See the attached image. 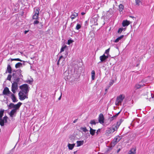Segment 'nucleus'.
Returning <instances> with one entry per match:
<instances>
[{
	"label": "nucleus",
	"instance_id": "obj_45",
	"mask_svg": "<svg viewBox=\"0 0 154 154\" xmlns=\"http://www.w3.org/2000/svg\"><path fill=\"white\" fill-rule=\"evenodd\" d=\"M85 14V12H82L81 13V14L82 15H84V14Z\"/></svg>",
	"mask_w": 154,
	"mask_h": 154
},
{
	"label": "nucleus",
	"instance_id": "obj_7",
	"mask_svg": "<svg viewBox=\"0 0 154 154\" xmlns=\"http://www.w3.org/2000/svg\"><path fill=\"white\" fill-rule=\"evenodd\" d=\"M39 9L38 8H34V15L32 16L33 19L37 20L38 19L39 14Z\"/></svg>",
	"mask_w": 154,
	"mask_h": 154
},
{
	"label": "nucleus",
	"instance_id": "obj_54",
	"mask_svg": "<svg viewBox=\"0 0 154 154\" xmlns=\"http://www.w3.org/2000/svg\"><path fill=\"white\" fill-rule=\"evenodd\" d=\"M85 28H87V27H85Z\"/></svg>",
	"mask_w": 154,
	"mask_h": 154
},
{
	"label": "nucleus",
	"instance_id": "obj_53",
	"mask_svg": "<svg viewBox=\"0 0 154 154\" xmlns=\"http://www.w3.org/2000/svg\"><path fill=\"white\" fill-rule=\"evenodd\" d=\"M119 29H122L121 28H120Z\"/></svg>",
	"mask_w": 154,
	"mask_h": 154
},
{
	"label": "nucleus",
	"instance_id": "obj_13",
	"mask_svg": "<svg viewBox=\"0 0 154 154\" xmlns=\"http://www.w3.org/2000/svg\"><path fill=\"white\" fill-rule=\"evenodd\" d=\"M131 23V22L127 20H123L122 22V25L123 26L125 27L128 26Z\"/></svg>",
	"mask_w": 154,
	"mask_h": 154
},
{
	"label": "nucleus",
	"instance_id": "obj_37",
	"mask_svg": "<svg viewBox=\"0 0 154 154\" xmlns=\"http://www.w3.org/2000/svg\"><path fill=\"white\" fill-rule=\"evenodd\" d=\"M11 75L10 74H9L8 75L7 77V80H8L9 81H10L11 80Z\"/></svg>",
	"mask_w": 154,
	"mask_h": 154
},
{
	"label": "nucleus",
	"instance_id": "obj_48",
	"mask_svg": "<svg viewBox=\"0 0 154 154\" xmlns=\"http://www.w3.org/2000/svg\"><path fill=\"white\" fill-rule=\"evenodd\" d=\"M77 121V119H75L73 122L74 123L76 122Z\"/></svg>",
	"mask_w": 154,
	"mask_h": 154
},
{
	"label": "nucleus",
	"instance_id": "obj_16",
	"mask_svg": "<svg viewBox=\"0 0 154 154\" xmlns=\"http://www.w3.org/2000/svg\"><path fill=\"white\" fill-rule=\"evenodd\" d=\"M72 14L70 16V18L72 20L78 16V14L75 12H72Z\"/></svg>",
	"mask_w": 154,
	"mask_h": 154
},
{
	"label": "nucleus",
	"instance_id": "obj_33",
	"mask_svg": "<svg viewBox=\"0 0 154 154\" xmlns=\"http://www.w3.org/2000/svg\"><path fill=\"white\" fill-rule=\"evenodd\" d=\"M81 129L84 132H86L88 131V130H87L86 128L85 127H82L81 128Z\"/></svg>",
	"mask_w": 154,
	"mask_h": 154
},
{
	"label": "nucleus",
	"instance_id": "obj_28",
	"mask_svg": "<svg viewBox=\"0 0 154 154\" xmlns=\"http://www.w3.org/2000/svg\"><path fill=\"white\" fill-rule=\"evenodd\" d=\"M91 78L92 80H94L95 79V73L94 70H92L91 72Z\"/></svg>",
	"mask_w": 154,
	"mask_h": 154
},
{
	"label": "nucleus",
	"instance_id": "obj_23",
	"mask_svg": "<svg viewBox=\"0 0 154 154\" xmlns=\"http://www.w3.org/2000/svg\"><path fill=\"white\" fill-rule=\"evenodd\" d=\"M124 37V35H122L120 36L117 38L114 41V42L115 43H117L120 40L122 39Z\"/></svg>",
	"mask_w": 154,
	"mask_h": 154
},
{
	"label": "nucleus",
	"instance_id": "obj_5",
	"mask_svg": "<svg viewBox=\"0 0 154 154\" xmlns=\"http://www.w3.org/2000/svg\"><path fill=\"white\" fill-rule=\"evenodd\" d=\"M28 93L21 91L18 94L20 99L21 100H23L26 98H27L28 97Z\"/></svg>",
	"mask_w": 154,
	"mask_h": 154
},
{
	"label": "nucleus",
	"instance_id": "obj_19",
	"mask_svg": "<svg viewBox=\"0 0 154 154\" xmlns=\"http://www.w3.org/2000/svg\"><path fill=\"white\" fill-rule=\"evenodd\" d=\"M21 72H22L21 70L20 69L18 70H17L16 71V72H14V71H13V73L12 76H14V77L16 76L15 75V73H18V74L19 73V74L20 77H21V76H22L20 74Z\"/></svg>",
	"mask_w": 154,
	"mask_h": 154
},
{
	"label": "nucleus",
	"instance_id": "obj_43",
	"mask_svg": "<svg viewBox=\"0 0 154 154\" xmlns=\"http://www.w3.org/2000/svg\"><path fill=\"white\" fill-rule=\"evenodd\" d=\"M113 81L109 83V85L110 86L112 85L113 83Z\"/></svg>",
	"mask_w": 154,
	"mask_h": 154
},
{
	"label": "nucleus",
	"instance_id": "obj_18",
	"mask_svg": "<svg viewBox=\"0 0 154 154\" xmlns=\"http://www.w3.org/2000/svg\"><path fill=\"white\" fill-rule=\"evenodd\" d=\"M121 111L119 112L116 114L114 116H113L112 117H111L109 119V120L110 122H112L113 120L116 119L117 117V116L119 115L120 114Z\"/></svg>",
	"mask_w": 154,
	"mask_h": 154
},
{
	"label": "nucleus",
	"instance_id": "obj_4",
	"mask_svg": "<svg viewBox=\"0 0 154 154\" xmlns=\"http://www.w3.org/2000/svg\"><path fill=\"white\" fill-rule=\"evenodd\" d=\"M125 98V96L121 94L118 96L115 102V104L116 106H118L120 104H121L122 102L123 101Z\"/></svg>",
	"mask_w": 154,
	"mask_h": 154
},
{
	"label": "nucleus",
	"instance_id": "obj_34",
	"mask_svg": "<svg viewBox=\"0 0 154 154\" xmlns=\"http://www.w3.org/2000/svg\"><path fill=\"white\" fill-rule=\"evenodd\" d=\"M142 0H135L136 4L138 5H140V3H141Z\"/></svg>",
	"mask_w": 154,
	"mask_h": 154
},
{
	"label": "nucleus",
	"instance_id": "obj_6",
	"mask_svg": "<svg viewBox=\"0 0 154 154\" xmlns=\"http://www.w3.org/2000/svg\"><path fill=\"white\" fill-rule=\"evenodd\" d=\"M121 139V137L119 136H117L116 137L113 141L111 142V146L113 147L117 143L120 141Z\"/></svg>",
	"mask_w": 154,
	"mask_h": 154
},
{
	"label": "nucleus",
	"instance_id": "obj_40",
	"mask_svg": "<svg viewBox=\"0 0 154 154\" xmlns=\"http://www.w3.org/2000/svg\"><path fill=\"white\" fill-rule=\"evenodd\" d=\"M39 23V21L38 20H37L34 21V22H33V24H34L35 25L38 24Z\"/></svg>",
	"mask_w": 154,
	"mask_h": 154
},
{
	"label": "nucleus",
	"instance_id": "obj_32",
	"mask_svg": "<svg viewBox=\"0 0 154 154\" xmlns=\"http://www.w3.org/2000/svg\"><path fill=\"white\" fill-rule=\"evenodd\" d=\"M20 79V78H17L16 79L14 80V81L13 82V83H16L17 85H18V83Z\"/></svg>",
	"mask_w": 154,
	"mask_h": 154
},
{
	"label": "nucleus",
	"instance_id": "obj_46",
	"mask_svg": "<svg viewBox=\"0 0 154 154\" xmlns=\"http://www.w3.org/2000/svg\"><path fill=\"white\" fill-rule=\"evenodd\" d=\"M29 32V30H26L24 31V34H26L27 32Z\"/></svg>",
	"mask_w": 154,
	"mask_h": 154
},
{
	"label": "nucleus",
	"instance_id": "obj_17",
	"mask_svg": "<svg viewBox=\"0 0 154 154\" xmlns=\"http://www.w3.org/2000/svg\"><path fill=\"white\" fill-rule=\"evenodd\" d=\"M136 153V149L133 147L131 148L129 151L128 154H135Z\"/></svg>",
	"mask_w": 154,
	"mask_h": 154
},
{
	"label": "nucleus",
	"instance_id": "obj_47",
	"mask_svg": "<svg viewBox=\"0 0 154 154\" xmlns=\"http://www.w3.org/2000/svg\"><path fill=\"white\" fill-rule=\"evenodd\" d=\"M61 95H62V94H61V95L60 96V97L58 98V100H60V99L61 98Z\"/></svg>",
	"mask_w": 154,
	"mask_h": 154
},
{
	"label": "nucleus",
	"instance_id": "obj_50",
	"mask_svg": "<svg viewBox=\"0 0 154 154\" xmlns=\"http://www.w3.org/2000/svg\"><path fill=\"white\" fill-rule=\"evenodd\" d=\"M77 152V151H75L73 152L74 154H76V152Z\"/></svg>",
	"mask_w": 154,
	"mask_h": 154
},
{
	"label": "nucleus",
	"instance_id": "obj_1",
	"mask_svg": "<svg viewBox=\"0 0 154 154\" xmlns=\"http://www.w3.org/2000/svg\"><path fill=\"white\" fill-rule=\"evenodd\" d=\"M22 104V103H21L19 102L15 105L11 103L8 106L9 109L13 108V109L9 113L11 117L13 118L16 116L17 112V110L19 109Z\"/></svg>",
	"mask_w": 154,
	"mask_h": 154
},
{
	"label": "nucleus",
	"instance_id": "obj_3",
	"mask_svg": "<svg viewBox=\"0 0 154 154\" xmlns=\"http://www.w3.org/2000/svg\"><path fill=\"white\" fill-rule=\"evenodd\" d=\"M4 110V109H1L0 110V125L1 126H3L5 123L7 122V117L6 116L3 117L2 118V117L3 115Z\"/></svg>",
	"mask_w": 154,
	"mask_h": 154
},
{
	"label": "nucleus",
	"instance_id": "obj_22",
	"mask_svg": "<svg viewBox=\"0 0 154 154\" xmlns=\"http://www.w3.org/2000/svg\"><path fill=\"white\" fill-rule=\"evenodd\" d=\"M77 143V145L76 146L77 147L80 146L84 144V141L83 140H81V141H77L76 142Z\"/></svg>",
	"mask_w": 154,
	"mask_h": 154
},
{
	"label": "nucleus",
	"instance_id": "obj_39",
	"mask_svg": "<svg viewBox=\"0 0 154 154\" xmlns=\"http://www.w3.org/2000/svg\"><path fill=\"white\" fill-rule=\"evenodd\" d=\"M63 58V56H61L60 58H59V59L58 60L57 62V65L58 66H59V61H60V60L62 58Z\"/></svg>",
	"mask_w": 154,
	"mask_h": 154
},
{
	"label": "nucleus",
	"instance_id": "obj_21",
	"mask_svg": "<svg viewBox=\"0 0 154 154\" xmlns=\"http://www.w3.org/2000/svg\"><path fill=\"white\" fill-rule=\"evenodd\" d=\"M6 71L10 74L12 72V69L9 64L8 65Z\"/></svg>",
	"mask_w": 154,
	"mask_h": 154
},
{
	"label": "nucleus",
	"instance_id": "obj_52",
	"mask_svg": "<svg viewBox=\"0 0 154 154\" xmlns=\"http://www.w3.org/2000/svg\"><path fill=\"white\" fill-rule=\"evenodd\" d=\"M132 28H135V27H134L133 26V27H132Z\"/></svg>",
	"mask_w": 154,
	"mask_h": 154
},
{
	"label": "nucleus",
	"instance_id": "obj_49",
	"mask_svg": "<svg viewBox=\"0 0 154 154\" xmlns=\"http://www.w3.org/2000/svg\"><path fill=\"white\" fill-rule=\"evenodd\" d=\"M120 149H118L117 151V152H118V153L119 152V151H120Z\"/></svg>",
	"mask_w": 154,
	"mask_h": 154
},
{
	"label": "nucleus",
	"instance_id": "obj_2",
	"mask_svg": "<svg viewBox=\"0 0 154 154\" xmlns=\"http://www.w3.org/2000/svg\"><path fill=\"white\" fill-rule=\"evenodd\" d=\"M120 125V123L117 122L116 125H113L112 127L107 128L106 131V135L110 136L115 131L117 130Z\"/></svg>",
	"mask_w": 154,
	"mask_h": 154
},
{
	"label": "nucleus",
	"instance_id": "obj_10",
	"mask_svg": "<svg viewBox=\"0 0 154 154\" xmlns=\"http://www.w3.org/2000/svg\"><path fill=\"white\" fill-rule=\"evenodd\" d=\"M12 93L9 91V88L6 87L4 89L3 91V94L4 95H6L9 97L10 96V95L12 94Z\"/></svg>",
	"mask_w": 154,
	"mask_h": 154
},
{
	"label": "nucleus",
	"instance_id": "obj_15",
	"mask_svg": "<svg viewBox=\"0 0 154 154\" xmlns=\"http://www.w3.org/2000/svg\"><path fill=\"white\" fill-rule=\"evenodd\" d=\"M64 78L65 79V80H66V79H68L70 78L69 74V73L68 72H67L66 71L64 73Z\"/></svg>",
	"mask_w": 154,
	"mask_h": 154
},
{
	"label": "nucleus",
	"instance_id": "obj_25",
	"mask_svg": "<svg viewBox=\"0 0 154 154\" xmlns=\"http://www.w3.org/2000/svg\"><path fill=\"white\" fill-rule=\"evenodd\" d=\"M98 123V122L97 120H91L90 122V124L92 125H96L97 123Z\"/></svg>",
	"mask_w": 154,
	"mask_h": 154
},
{
	"label": "nucleus",
	"instance_id": "obj_51",
	"mask_svg": "<svg viewBox=\"0 0 154 154\" xmlns=\"http://www.w3.org/2000/svg\"><path fill=\"white\" fill-rule=\"evenodd\" d=\"M130 17H131V18H134V19H136V18L135 17H132V16H130Z\"/></svg>",
	"mask_w": 154,
	"mask_h": 154
},
{
	"label": "nucleus",
	"instance_id": "obj_44",
	"mask_svg": "<svg viewBox=\"0 0 154 154\" xmlns=\"http://www.w3.org/2000/svg\"><path fill=\"white\" fill-rule=\"evenodd\" d=\"M85 26H86L88 25V22L87 21H86L85 22Z\"/></svg>",
	"mask_w": 154,
	"mask_h": 154
},
{
	"label": "nucleus",
	"instance_id": "obj_9",
	"mask_svg": "<svg viewBox=\"0 0 154 154\" xmlns=\"http://www.w3.org/2000/svg\"><path fill=\"white\" fill-rule=\"evenodd\" d=\"M18 89V85L16 83H12L11 86V91L14 94L16 92Z\"/></svg>",
	"mask_w": 154,
	"mask_h": 154
},
{
	"label": "nucleus",
	"instance_id": "obj_31",
	"mask_svg": "<svg viewBox=\"0 0 154 154\" xmlns=\"http://www.w3.org/2000/svg\"><path fill=\"white\" fill-rule=\"evenodd\" d=\"M66 45L63 46L61 49L60 52H62L63 51H64L65 49L66 48Z\"/></svg>",
	"mask_w": 154,
	"mask_h": 154
},
{
	"label": "nucleus",
	"instance_id": "obj_36",
	"mask_svg": "<svg viewBox=\"0 0 154 154\" xmlns=\"http://www.w3.org/2000/svg\"><path fill=\"white\" fill-rule=\"evenodd\" d=\"M11 61H22L19 58H15V59H11Z\"/></svg>",
	"mask_w": 154,
	"mask_h": 154
},
{
	"label": "nucleus",
	"instance_id": "obj_27",
	"mask_svg": "<svg viewBox=\"0 0 154 154\" xmlns=\"http://www.w3.org/2000/svg\"><path fill=\"white\" fill-rule=\"evenodd\" d=\"M22 66V64L20 62L16 63L15 65V67L16 68H18Z\"/></svg>",
	"mask_w": 154,
	"mask_h": 154
},
{
	"label": "nucleus",
	"instance_id": "obj_35",
	"mask_svg": "<svg viewBox=\"0 0 154 154\" xmlns=\"http://www.w3.org/2000/svg\"><path fill=\"white\" fill-rule=\"evenodd\" d=\"M110 50V48H108L105 51V54H106V56H108L109 55V52Z\"/></svg>",
	"mask_w": 154,
	"mask_h": 154
},
{
	"label": "nucleus",
	"instance_id": "obj_14",
	"mask_svg": "<svg viewBox=\"0 0 154 154\" xmlns=\"http://www.w3.org/2000/svg\"><path fill=\"white\" fill-rule=\"evenodd\" d=\"M10 97H11L13 102L15 103L18 100H17L16 97L12 93V94L10 95Z\"/></svg>",
	"mask_w": 154,
	"mask_h": 154
},
{
	"label": "nucleus",
	"instance_id": "obj_38",
	"mask_svg": "<svg viewBox=\"0 0 154 154\" xmlns=\"http://www.w3.org/2000/svg\"><path fill=\"white\" fill-rule=\"evenodd\" d=\"M73 42V41L71 39H69L68 41L67 44L68 45H70L71 43H72Z\"/></svg>",
	"mask_w": 154,
	"mask_h": 154
},
{
	"label": "nucleus",
	"instance_id": "obj_30",
	"mask_svg": "<svg viewBox=\"0 0 154 154\" xmlns=\"http://www.w3.org/2000/svg\"><path fill=\"white\" fill-rule=\"evenodd\" d=\"M82 24L81 23H78L76 27V29H79L81 27Z\"/></svg>",
	"mask_w": 154,
	"mask_h": 154
},
{
	"label": "nucleus",
	"instance_id": "obj_42",
	"mask_svg": "<svg viewBox=\"0 0 154 154\" xmlns=\"http://www.w3.org/2000/svg\"><path fill=\"white\" fill-rule=\"evenodd\" d=\"M100 129H98L97 130V131L96 132V133H97V134H98L100 132Z\"/></svg>",
	"mask_w": 154,
	"mask_h": 154
},
{
	"label": "nucleus",
	"instance_id": "obj_24",
	"mask_svg": "<svg viewBox=\"0 0 154 154\" xmlns=\"http://www.w3.org/2000/svg\"><path fill=\"white\" fill-rule=\"evenodd\" d=\"M90 134L92 136L94 135L95 133L96 130L92 129L91 127H90Z\"/></svg>",
	"mask_w": 154,
	"mask_h": 154
},
{
	"label": "nucleus",
	"instance_id": "obj_41",
	"mask_svg": "<svg viewBox=\"0 0 154 154\" xmlns=\"http://www.w3.org/2000/svg\"><path fill=\"white\" fill-rule=\"evenodd\" d=\"M122 30H123V29H119V30H118V32L119 34H120V33H121L122 32Z\"/></svg>",
	"mask_w": 154,
	"mask_h": 154
},
{
	"label": "nucleus",
	"instance_id": "obj_20",
	"mask_svg": "<svg viewBox=\"0 0 154 154\" xmlns=\"http://www.w3.org/2000/svg\"><path fill=\"white\" fill-rule=\"evenodd\" d=\"M75 146V144L73 143L72 144L70 143H68L67 146L69 149L72 150L73 149L74 146Z\"/></svg>",
	"mask_w": 154,
	"mask_h": 154
},
{
	"label": "nucleus",
	"instance_id": "obj_12",
	"mask_svg": "<svg viewBox=\"0 0 154 154\" xmlns=\"http://www.w3.org/2000/svg\"><path fill=\"white\" fill-rule=\"evenodd\" d=\"M108 56H106L105 54L100 57V62H105V60L108 58Z\"/></svg>",
	"mask_w": 154,
	"mask_h": 154
},
{
	"label": "nucleus",
	"instance_id": "obj_26",
	"mask_svg": "<svg viewBox=\"0 0 154 154\" xmlns=\"http://www.w3.org/2000/svg\"><path fill=\"white\" fill-rule=\"evenodd\" d=\"M140 85V84H136L134 87V89L135 90H137V89H139V88H141V87H142L143 85Z\"/></svg>",
	"mask_w": 154,
	"mask_h": 154
},
{
	"label": "nucleus",
	"instance_id": "obj_29",
	"mask_svg": "<svg viewBox=\"0 0 154 154\" xmlns=\"http://www.w3.org/2000/svg\"><path fill=\"white\" fill-rule=\"evenodd\" d=\"M124 8V6L122 4H120L119 5V11H122Z\"/></svg>",
	"mask_w": 154,
	"mask_h": 154
},
{
	"label": "nucleus",
	"instance_id": "obj_8",
	"mask_svg": "<svg viewBox=\"0 0 154 154\" xmlns=\"http://www.w3.org/2000/svg\"><path fill=\"white\" fill-rule=\"evenodd\" d=\"M20 88L21 90V91L28 93V86L27 84H24L20 87Z\"/></svg>",
	"mask_w": 154,
	"mask_h": 154
},
{
	"label": "nucleus",
	"instance_id": "obj_11",
	"mask_svg": "<svg viewBox=\"0 0 154 154\" xmlns=\"http://www.w3.org/2000/svg\"><path fill=\"white\" fill-rule=\"evenodd\" d=\"M98 122L103 124L104 123V118L103 115L102 113H100L98 117Z\"/></svg>",
	"mask_w": 154,
	"mask_h": 154
}]
</instances>
